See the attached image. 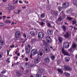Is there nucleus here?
<instances>
[{"label":"nucleus","mask_w":77,"mask_h":77,"mask_svg":"<svg viewBox=\"0 0 77 77\" xmlns=\"http://www.w3.org/2000/svg\"><path fill=\"white\" fill-rule=\"evenodd\" d=\"M45 55V52L42 50H40L38 52V58H42Z\"/></svg>","instance_id":"obj_1"},{"label":"nucleus","mask_w":77,"mask_h":77,"mask_svg":"<svg viewBox=\"0 0 77 77\" xmlns=\"http://www.w3.org/2000/svg\"><path fill=\"white\" fill-rule=\"evenodd\" d=\"M76 48V44L75 43L73 42L72 44V45L69 49H68L69 51L70 52V53H73L74 52V51L75 50V48Z\"/></svg>","instance_id":"obj_2"},{"label":"nucleus","mask_w":77,"mask_h":77,"mask_svg":"<svg viewBox=\"0 0 77 77\" xmlns=\"http://www.w3.org/2000/svg\"><path fill=\"white\" fill-rule=\"evenodd\" d=\"M38 52V51L36 49H32L31 51V54L30 55V58H32V56H34Z\"/></svg>","instance_id":"obj_3"},{"label":"nucleus","mask_w":77,"mask_h":77,"mask_svg":"<svg viewBox=\"0 0 77 77\" xmlns=\"http://www.w3.org/2000/svg\"><path fill=\"white\" fill-rule=\"evenodd\" d=\"M69 47V43L68 42H65L63 44V48H68Z\"/></svg>","instance_id":"obj_4"},{"label":"nucleus","mask_w":77,"mask_h":77,"mask_svg":"<svg viewBox=\"0 0 77 77\" xmlns=\"http://www.w3.org/2000/svg\"><path fill=\"white\" fill-rule=\"evenodd\" d=\"M62 52L63 54L65 55L69 56L70 55L69 53L67 52V51L64 49V48H62Z\"/></svg>","instance_id":"obj_5"},{"label":"nucleus","mask_w":77,"mask_h":77,"mask_svg":"<svg viewBox=\"0 0 77 77\" xmlns=\"http://www.w3.org/2000/svg\"><path fill=\"white\" fill-rule=\"evenodd\" d=\"M30 47H31V46L29 45H28V46L25 47V50L27 54H29V53H30Z\"/></svg>","instance_id":"obj_6"},{"label":"nucleus","mask_w":77,"mask_h":77,"mask_svg":"<svg viewBox=\"0 0 77 77\" xmlns=\"http://www.w3.org/2000/svg\"><path fill=\"white\" fill-rule=\"evenodd\" d=\"M64 70H66V71H72V69L71 68L69 67L68 66H65L64 67Z\"/></svg>","instance_id":"obj_7"},{"label":"nucleus","mask_w":77,"mask_h":77,"mask_svg":"<svg viewBox=\"0 0 77 77\" xmlns=\"http://www.w3.org/2000/svg\"><path fill=\"white\" fill-rule=\"evenodd\" d=\"M44 33L42 32H39L38 34V36L39 39H42L44 37Z\"/></svg>","instance_id":"obj_8"},{"label":"nucleus","mask_w":77,"mask_h":77,"mask_svg":"<svg viewBox=\"0 0 77 77\" xmlns=\"http://www.w3.org/2000/svg\"><path fill=\"white\" fill-rule=\"evenodd\" d=\"M69 3L68 2H64L63 4V8H66L69 6Z\"/></svg>","instance_id":"obj_9"},{"label":"nucleus","mask_w":77,"mask_h":77,"mask_svg":"<svg viewBox=\"0 0 77 77\" xmlns=\"http://www.w3.org/2000/svg\"><path fill=\"white\" fill-rule=\"evenodd\" d=\"M65 38H69L70 37V34L68 32H66V34L63 36Z\"/></svg>","instance_id":"obj_10"},{"label":"nucleus","mask_w":77,"mask_h":77,"mask_svg":"<svg viewBox=\"0 0 77 77\" xmlns=\"http://www.w3.org/2000/svg\"><path fill=\"white\" fill-rule=\"evenodd\" d=\"M51 14H53L54 15L57 16L58 15V12L57 11L52 10L51 12Z\"/></svg>","instance_id":"obj_11"},{"label":"nucleus","mask_w":77,"mask_h":77,"mask_svg":"<svg viewBox=\"0 0 77 77\" xmlns=\"http://www.w3.org/2000/svg\"><path fill=\"white\" fill-rule=\"evenodd\" d=\"M20 31H17L15 33V37L16 38H18L20 37Z\"/></svg>","instance_id":"obj_12"},{"label":"nucleus","mask_w":77,"mask_h":77,"mask_svg":"<svg viewBox=\"0 0 77 77\" xmlns=\"http://www.w3.org/2000/svg\"><path fill=\"white\" fill-rule=\"evenodd\" d=\"M44 61L46 63H48L49 62H50V57H49L48 56L46 58H45L44 59Z\"/></svg>","instance_id":"obj_13"},{"label":"nucleus","mask_w":77,"mask_h":77,"mask_svg":"<svg viewBox=\"0 0 77 77\" xmlns=\"http://www.w3.org/2000/svg\"><path fill=\"white\" fill-rule=\"evenodd\" d=\"M46 39L48 42H51V39L50 37H47Z\"/></svg>","instance_id":"obj_14"},{"label":"nucleus","mask_w":77,"mask_h":77,"mask_svg":"<svg viewBox=\"0 0 77 77\" xmlns=\"http://www.w3.org/2000/svg\"><path fill=\"white\" fill-rule=\"evenodd\" d=\"M34 62L36 63H38L40 62V60L38 58H35L34 60Z\"/></svg>","instance_id":"obj_15"},{"label":"nucleus","mask_w":77,"mask_h":77,"mask_svg":"<svg viewBox=\"0 0 77 77\" xmlns=\"http://www.w3.org/2000/svg\"><path fill=\"white\" fill-rule=\"evenodd\" d=\"M48 35H52V34H53V32H52V30L50 29H49L48 31Z\"/></svg>","instance_id":"obj_16"},{"label":"nucleus","mask_w":77,"mask_h":77,"mask_svg":"<svg viewBox=\"0 0 77 77\" xmlns=\"http://www.w3.org/2000/svg\"><path fill=\"white\" fill-rule=\"evenodd\" d=\"M5 44V43H4L3 40H0V45H4Z\"/></svg>","instance_id":"obj_17"},{"label":"nucleus","mask_w":77,"mask_h":77,"mask_svg":"<svg viewBox=\"0 0 77 77\" xmlns=\"http://www.w3.org/2000/svg\"><path fill=\"white\" fill-rule=\"evenodd\" d=\"M58 40L60 43H62V41H63V38L60 37L59 38Z\"/></svg>","instance_id":"obj_18"},{"label":"nucleus","mask_w":77,"mask_h":77,"mask_svg":"<svg viewBox=\"0 0 77 77\" xmlns=\"http://www.w3.org/2000/svg\"><path fill=\"white\" fill-rule=\"evenodd\" d=\"M62 29H63V31L64 32L66 31V26H65V25H63L62 26Z\"/></svg>","instance_id":"obj_19"},{"label":"nucleus","mask_w":77,"mask_h":77,"mask_svg":"<svg viewBox=\"0 0 77 77\" xmlns=\"http://www.w3.org/2000/svg\"><path fill=\"white\" fill-rule=\"evenodd\" d=\"M72 9L71 8H70L69 10H68L67 11V12L69 14H71L72 13Z\"/></svg>","instance_id":"obj_20"},{"label":"nucleus","mask_w":77,"mask_h":77,"mask_svg":"<svg viewBox=\"0 0 77 77\" xmlns=\"http://www.w3.org/2000/svg\"><path fill=\"white\" fill-rule=\"evenodd\" d=\"M48 43L47 42H46L45 41H44L43 42V44L44 45H45V46H47L48 45Z\"/></svg>","instance_id":"obj_21"},{"label":"nucleus","mask_w":77,"mask_h":77,"mask_svg":"<svg viewBox=\"0 0 77 77\" xmlns=\"http://www.w3.org/2000/svg\"><path fill=\"white\" fill-rule=\"evenodd\" d=\"M70 60V58L69 57H67L65 58V62H69Z\"/></svg>","instance_id":"obj_22"},{"label":"nucleus","mask_w":77,"mask_h":77,"mask_svg":"<svg viewBox=\"0 0 77 77\" xmlns=\"http://www.w3.org/2000/svg\"><path fill=\"white\" fill-rule=\"evenodd\" d=\"M57 71H58L59 72H60L61 74H62V73H63V70L61 69H57Z\"/></svg>","instance_id":"obj_23"},{"label":"nucleus","mask_w":77,"mask_h":77,"mask_svg":"<svg viewBox=\"0 0 77 77\" xmlns=\"http://www.w3.org/2000/svg\"><path fill=\"white\" fill-rule=\"evenodd\" d=\"M62 14V17H63V18H66V16L65 15V14H63V11H62L60 13V15H61V14Z\"/></svg>","instance_id":"obj_24"},{"label":"nucleus","mask_w":77,"mask_h":77,"mask_svg":"<svg viewBox=\"0 0 77 77\" xmlns=\"http://www.w3.org/2000/svg\"><path fill=\"white\" fill-rule=\"evenodd\" d=\"M73 3L74 5H77V1L74 0L73 1Z\"/></svg>","instance_id":"obj_25"},{"label":"nucleus","mask_w":77,"mask_h":77,"mask_svg":"<svg viewBox=\"0 0 77 77\" xmlns=\"http://www.w3.org/2000/svg\"><path fill=\"white\" fill-rule=\"evenodd\" d=\"M30 34H31V36H35V34L34 32L32 31L30 32Z\"/></svg>","instance_id":"obj_26"},{"label":"nucleus","mask_w":77,"mask_h":77,"mask_svg":"<svg viewBox=\"0 0 77 77\" xmlns=\"http://www.w3.org/2000/svg\"><path fill=\"white\" fill-rule=\"evenodd\" d=\"M62 20V18L61 17H60L58 19V21H61Z\"/></svg>","instance_id":"obj_27"},{"label":"nucleus","mask_w":77,"mask_h":77,"mask_svg":"<svg viewBox=\"0 0 77 77\" xmlns=\"http://www.w3.org/2000/svg\"><path fill=\"white\" fill-rule=\"evenodd\" d=\"M44 50L46 52V53H48L50 51H49V50L47 48H44Z\"/></svg>","instance_id":"obj_28"},{"label":"nucleus","mask_w":77,"mask_h":77,"mask_svg":"<svg viewBox=\"0 0 77 77\" xmlns=\"http://www.w3.org/2000/svg\"><path fill=\"white\" fill-rule=\"evenodd\" d=\"M5 23H11V21H10V20H7L5 21Z\"/></svg>","instance_id":"obj_29"},{"label":"nucleus","mask_w":77,"mask_h":77,"mask_svg":"<svg viewBox=\"0 0 77 77\" xmlns=\"http://www.w3.org/2000/svg\"><path fill=\"white\" fill-rule=\"evenodd\" d=\"M40 17L42 18H44L45 17V14L43 13L42 14H41L40 15Z\"/></svg>","instance_id":"obj_30"},{"label":"nucleus","mask_w":77,"mask_h":77,"mask_svg":"<svg viewBox=\"0 0 77 77\" xmlns=\"http://www.w3.org/2000/svg\"><path fill=\"white\" fill-rule=\"evenodd\" d=\"M39 23L40 25H41L42 26H43V25H44L45 24V23L43 22H39Z\"/></svg>","instance_id":"obj_31"},{"label":"nucleus","mask_w":77,"mask_h":77,"mask_svg":"<svg viewBox=\"0 0 77 77\" xmlns=\"http://www.w3.org/2000/svg\"><path fill=\"white\" fill-rule=\"evenodd\" d=\"M58 9L59 11V12H60L61 11H62V7H61L60 6H59L58 7Z\"/></svg>","instance_id":"obj_32"},{"label":"nucleus","mask_w":77,"mask_h":77,"mask_svg":"<svg viewBox=\"0 0 77 77\" xmlns=\"http://www.w3.org/2000/svg\"><path fill=\"white\" fill-rule=\"evenodd\" d=\"M29 66V65L28 64H27V63H26L24 65L26 68H27L29 67H28V66Z\"/></svg>","instance_id":"obj_33"},{"label":"nucleus","mask_w":77,"mask_h":77,"mask_svg":"<svg viewBox=\"0 0 77 77\" xmlns=\"http://www.w3.org/2000/svg\"><path fill=\"white\" fill-rule=\"evenodd\" d=\"M65 74L66 76H69L70 75V74L67 73V72H65Z\"/></svg>","instance_id":"obj_34"},{"label":"nucleus","mask_w":77,"mask_h":77,"mask_svg":"<svg viewBox=\"0 0 77 77\" xmlns=\"http://www.w3.org/2000/svg\"><path fill=\"white\" fill-rule=\"evenodd\" d=\"M55 56L54 55H52L51 57V59H52V60H54V59H55Z\"/></svg>","instance_id":"obj_35"},{"label":"nucleus","mask_w":77,"mask_h":77,"mask_svg":"<svg viewBox=\"0 0 77 77\" xmlns=\"http://www.w3.org/2000/svg\"><path fill=\"white\" fill-rule=\"evenodd\" d=\"M17 75L18 76H20V75H21V74L20 73V72H17Z\"/></svg>","instance_id":"obj_36"},{"label":"nucleus","mask_w":77,"mask_h":77,"mask_svg":"<svg viewBox=\"0 0 77 77\" xmlns=\"http://www.w3.org/2000/svg\"><path fill=\"white\" fill-rule=\"evenodd\" d=\"M76 20H74L72 22L73 25H74V24H76Z\"/></svg>","instance_id":"obj_37"},{"label":"nucleus","mask_w":77,"mask_h":77,"mask_svg":"<svg viewBox=\"0 0 77 77\" xmlns=\"http://www.w3.org/2000/svg\"><path fill=\"white\" fill-rule=\"evenodd\" d=\"M36 77H41V75L39 74H37L36 75Z\"/></svg>","instance_id":"obj_38"},{"label":"nucleus","mask_w":77,"mask_h":77,"mask_svg":"<svg viewBox=\"0 0 77 77\" xmlns=\"http://www.w3.org/2000/svg\"><path fill=\"white\" fill-rule=\"evenodd\" d=\"M31 41L32 42H35L36 41V39L35 38L32 39Z\"/></svg>","instance_id":"obj_39"},{"label":"nucleus","mask_w":77,"mask_h":77,"mask_svg":"<svg viewBox=\"0 0 77 77\" xmlns=\"http://www.w3.org/2000/svg\"><path fill=\"white\" fill-rule=\"evenodd\" d=\"M9 59H10V58H8L7 60V62L8 63H10V61H9Z\"/></svg>","instance_id":"obj_40"},{"label":"nucleus","mask_w":77,"mask_h":77,"mask_svg":"<svg viewBox=\"0 0 77 77\" xmlns=\"http://www.w3.org/2000/svg\"><path fill=\"white\" fill-rule=\"evenodd\" d=\"M6 10H8V11H11L10 7H7L6 9Z\"/></svg>","instance_id":"obj_41"},{"label":"nucleus","mask_w":77,"mask_h":77,"mask_svg":"<svg viewBox=\"0 0 77 77\" xmlns=\"http://www.w3.org/2000/svg\"><path fill=\"white\" fill-rule=\"evenodd\" d=\"M21 10L20 9L18 10L17 11L18 13H16L17 14H20V12H21Z\"/></svg>","instance_id":"obj_42"},{"label":"nucleus","mask_w":77,"mask_h":77,"mask_svg":"<svg viewBox=\"0 0 77 77\" xmlns=\"http://www.w3.org/2000/svg\"><path fill=\"white\" fill-rule=\"evenodd\" d=\"M67 20H72V18L71 17H67Z\"/></svg>","instance_id":"obj_43"},{"label":"nucleus","mask_w":77,"mask_h":77,"mask_svg":"<svg viewBox=\"0 0 77 77\" xmlns=\"http://www.w3.org/2000/svg\"><path fill=\"white\" fill-rule=\"evenodd\" d=\"M5 24L3 23H0V26H3Z\"/></svg>","instance_id":"obj_44"},{"label":"nucleus","mask_w":77,"mask_h":77,"mask_svg":"<svg viewBox=\"0 0 77 77\" xmlns=\"http://www.w3.org/2000/svg\"><path fill=\"white\" fill-rule=\"evenodd\" d=\"M18 0H17L14 3H13V4H15V3H18Z\"/></svg>","instance_id":"obj_45"},{"label":"nucleus","mask_w":77,"mask_h":77,"mask_svg":"<svg viewBox=\"0 0 77 77\" xmlns=\"http://www.w3.org/2000/svg\"><path fill=\"white\" fill-rule=\"evenodd\" d=\"M18 58V57H14V59L16 60H17V59Z\"/></svg>","instance_id":"obj_46"},{"label":"nucleus","mask_w":77,"mask_h":77,"mask_svg":"<svg viewBox=\"0 0 77 77\" xmlns=\"http://www.w3.org/2000/svg\"><path fill=\"white\" fill-rule=\"evenodd\" d=\"M2 54L0 52V58H2Z\"/></svg>","instance_id":"obj_47"},{"label":"nucleus","mask_w":77,"mask_h":77,"mask_svg":"<svg viewBox=\"0 0 77 77\" xmlns=\"http://www.w3.org/2000/svg\"><path fill=\"white\" fill-rule=\"evenodd\" d=\"M60 63V61H58L57 62V64L58 65H59Z\"/></svg>","instance_id":"obj_48"},{"label":"nucleus","mask_w":77,"mask_h":77,"mask_svg":"<svg viewBox=\"0 0 77 77\" xmlns=\"http://www.w3.org/2000/svg\"><path fill=\"white\" fill-rule=\"evenodd\" d=\"M19 3H20V4H22V3H23V2L21 0H20L19 1Z\"/></svg>","instance_id":"obj_49"},{"label":"nucleus","mask_w":77,"mask_h":77,"mask_svg":"<svg viewBox=\"0 0 77 77\" xmlns=\"http://www.w3.org/2000/svg\"><path fill=\"white\" fill-rule=\"evenodd\" d=\"M14 9V7H10V10H12V9Z\"/></svg>","instance_id":"obj_50"},{"label":"nucleus","mask_w":77,"mask_h":77,"mask_svg":"<svg viewBox=\"0 0 77 77\" xmlns=\"http://www.w3.org/2000/svg\"><path fill=\"white\" fill-rule=\"evenodd\" d=\"M48 27H51V24H50V23H48Z\"/></svg>","instance_id":"obj_51"},{"label":"nucleus","mask_w":77,"mask_h":77,"mask_svg":"<svg viewBox=\"0 0 77 77\" xmlns=\"http://www.w3.org/2000/svg\"><path fill=\"white\" fill-rule=\"evenodd\" d=\"M25 60H26V62H27V61L29 60V59H28V58H26Z\"/></svg>","instance_id":"obj_52"},{"label":"nucleus","mask_w":77,"mask_h":77,"mask_svg":"<svg viewBox=\"0 0 77 77\" xmlns=\"http://www.w3.org/2000/svg\"><path fill=\"white\" fill-rule=\"evenodd\" d=\"M23 36L25 38H26V35L25 34H23Z\"/></svg>","instance_id":"obj_53"},{"label":"nucleus","mask_w":77,"mask_h":77,"mask_svg":"<svg viewBox=\"0 0 77 77\" xmlns=\"http://www.w3.org/2000/svg\"><path fill=\"white\" fill-rule=\"evenodd\" d=\"M1 72L2 73V74H5V73L6 72V71H4L2 72Z\"/></svg>","instance_id":"obj_54"},{"label":"nucleus","mask_w":77,"mask_h":77,"mask_svg":"<svg viewBox=\"0 0 77 77\" xmlns=\"http://www.w3.org/2000/svg\"><path fill=\"white\" fill-rule=\"evenodd\" d=\"M3 2H4V3H5V2H7V0H3Z\"/></svg>","instance_id":"obj_55"},{"label":"nucleus","mask_w":77,"mask_h":77,"mask_svg":"<svg viewBox=\"0 0 77 77\" xmlns=\"http://www.w3.org/2000/svg\"><path fill=\"white\" fill-rule=\"evenodd\" d=\"M10 47H11V48H13V47H15V46L12 45V46H10Z\"/></svg>","instance_id":"obj_56"},{"label":"nucleus","mask_w":77,"mask_h":77,"mask_svg":"<svg viewBox=\"0 0 77 77\" xmlns=\"http://www.w3.org/2000/svg\"><path fill=\"white\" fill-rule=\"evenodd\" d=\"M25 3H26V4H28V1H25Z\"/></svg>","instance_id":"obj_57"},{"label":"nucleus","mask_w":77,"mask_h":77,"mask_svg":"<svg viewBox=\"0 0 77 77\" xmlns=\"http://www.w3.org/2000/svg\"><path fill=\"white\" fill-rule=\"evenodd\" d=\"M8 6H10L11 5V4H10V3H9L8 4Z\"/></svg>","instance_id":"obj_58"},{"label":"nucleus","mask_w":77,"mask_h":77,"mask_svg":"<svg viewBox=\"0 0 77 77\" xmlns=\"http://www.w3.org/2000/svg\"><path fill=\"white\" fill-rule=\"evenodd\" d=\"M22 8H23V9H25L26 7H22Z\"/></svg>","instance_id":"obj_59"},{"label":"nucleus","mask_w":77,"mask_h":77,"mask_svg":"<svg viewBox=\"0 0 77 77\" xmlns=\"http://www.w3.org/2000/svg\"><path fill=\"white\" fill-rule=\"evenodd\" d=\"M20 53H17V56H20Z\"/></svg>","instance_id":"obj_60"},{"label":"nucleus","mask_w":77,"mask_h":77,"mask_svg":"<svg viewBox=\"0 0 77 77\" xmlns=\"http://www.w3.org/2000/svg\"><path fill=\"white\" fill-rule=\"evenodd\" d=\"M23 46H24V45H23V43H22L21 47H23Z\"/></svg>","instance_id":"obj_61"},{"label":"nucleus","mask_w":77,"mask_h":77,"mask_svg":"<svg viewBox=\"0 0 77 77\" xmlns=\"http://www.w3.org/2000/svg\"><path fill=\"white\" fill-rule=\"evenodd\" d=\"M14 24V23L13 22L11 23V25H13V24Z\"/></svg>","instance_id":"obj_62"},{"label":"nucleus","mask_w":77,"mask_h":77,"mask_svg":"<svg viewBox=\"0 0 77 77\" xmlns=\"http://www.w3.org/2000/svg\"><path fill=\"white\" fill-rule=\"evenodd\" d=\"M7 18H8V19L11 18V17H7Z\"/></svg>","instance_id":"obj_63"},{"label":"nucleus","mask_w":77,"mask_h":77,"mask_svg":"<svg viewBox=\"0 0 77 77\" xmlns=\"http://www.w3.org/2000/svg\"><path fill=\"white\" fill-rule=\"evenodd\" d=\"M0 77H3L2 75H0Z\"/></svg>","instance_id":"obj_64"}]
</instances>
